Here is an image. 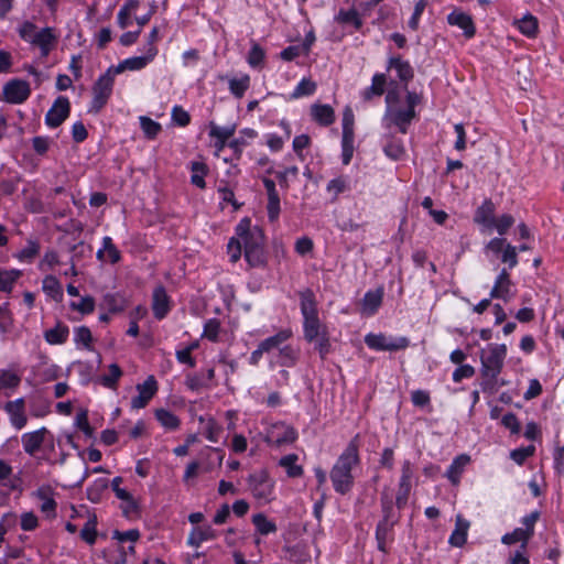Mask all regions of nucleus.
Returning a JSON list of instances; mask_svg holds the SVG:
<instances>
[{
    "label": "nucleus",
    "mask_w": 564,
    "mask_h": 564,
    "mask_svg": "<svg viewBox=\"0 0 564 564\" xmlns=\"http://www.w3.org/2000/svg\"><path fill=\"white\" fill-rule=\"evenodd\" d=\"M102 245L107 256V261H109L110 263L119 262V260L121 259V254L118 248L113 245L112 239L108 236L104 237Z\"/></svg>",
    "instance_id": "6e6d98bb"
},
{
    "label": "nucleus",
    "mask_w": 564,
    "mask_h": 564,
    "mask_svg": "<svg viewBox=\"0 0 564 564\" xmlns=\"http://www.w3.org/2000/svg\"><path fill=\"white\" fill-rule=\"evenodd\" d=\"M335 20L341 24H351L356 30H360L362 26V20L355 9L344 10L340 9Z\"/></svg>",
    "instance_id": "4c0bfd02"
},
{
    "label": "nucleus",
    "mask_w": 564,
    "mask_h": 564,
    "mask_svg": "<svg viewBox=\"0 0 564 564\" xmlns=\"http://www.w3.org/2000/svg\"><path fill=\"white\" fill-rule=\"evenodd\" d=\"M156 420L167 430H176L180 425L178 417L171 411L159 409L155 412Z\"/></svg>",
    "instance_id": "79ce46f5"
},
{
    "label": "nucleus",
    "mask_w": 564,
    "mask_h": 564,
    "mask_svg": "<svg viewBox=\"0 0 564 564\" xmlns=\"http://www.w3.org/2000/svg\"><path fill=\"white\" fill-rule=\"evenodd\" d=\"M36 33V25L29 21L23 22L19 28L20 37L30 43L33 42Z\"/></svg>",
    "instance_id": "774afa93"
},
{
    "label": "nucleus",
    "mask_w": 564,
    "mask_h": 564,
    "mask_svg": "<svg viewBox=\"0 0 564 564\" xmlns=\"http://www.w3.org/2000/svg\"><path fill=\"white\" fill-rule=\"evenodd\" d=\"M263 48L254 41L251 42V48L248 54V63L251 67H257L263 63L264 59Z\"/></svg>",
    "instance_id": "864d4df0"
},
{
    "label": "nucleus",
    "mask_w": 564,
    "mask_h": 564,
    "mask_svg": "<svg viewBox=\"0 0 564 564\" xmlns=\"http://www.w3.org/2000/svg\"><path fill=\"white\" fill-rule=\"evenodd\" d=\"M296 437L297 433L292 426L283 422H278L272 424L268 430L265 442L268 444L280 447L282 445L293 443Z\"/></svg>",
    "instance_id": "1a4fd4ad"
},
{
    "label": "nucleus",
    "mask_w": 564,
    "mask_h": 564,
    "mask_svg": "<svg viewBox=\"0 0 564 564\" xmlns=\"http://www.w3.org/2000/svg\"><path fill=\"white\" fill-rule=\"evenodd\" d=\"M80 536L88 544H94L96 541V519H89L80 531Z\"/></svg>",
    "instance_id": "e2e57ef3"
},
{
    "label": "nucleus",
    "mask_w": 564,
    "mask_h": 564,
    "mask_svg": "<svg viewBox=\"0 0 564 564\" xmlns=\"http://www.w3.org/2000/svg\"><path fill=\"white\" fill-rule=\"evenodd\" d=\"M138 395L132 398V409H143L158 391V382L153 376H149L147 380L137 386Z\"/></svg>",
    "instance_id": "ddd939ff"
},
{
    "label": "nucleus",
    "mask_w": 564,
    "mask_h": 564,
    "mask_svg": "<svg viewBox=\"0 0 564 564\" xmlns=\"http://www.w3.org/2000/svg\"><path fill=\"white\" fill-rule=\"evenodd\" d=\"M42 289H43V292L47 296L53 299L54 301H62L63 289H62L59 281L55 276H53V275L45 276L43 279Z\"/></svg>",
    "instance_id": "72a5a7b5"
},
{
    "label": "nucleus",
    "mask_w": 564,
    "mask_h": 564,
    "mask_svg": "<svg viewBox=\"0 0 564 564\" xmlns=\"http://www.w3.org/2000/svg\"><path fill=\"white\" fill-rule=\"evenodd\" d=\"M91 341L93 335L87 326H78L74 329V343L77 347L93 350Z\"/></svg>",
    "instance_id": "58836bf2"
},
{
    "label": "nucleus",
    "mask_w": 564,
    "mask_h": 564,
    "mask_svg": "<svg viewBox=\"0 0 564 564\" xmlns=\"http://www.w3.org/2000/svg\"><path fill=\"white\" fill-rule=\"evenodd\" d=\"M215 536V531L212 527H196L189 532L187 543L191 546L198 547L204 541L213 540Z\"/></svg>",
    "instance_id": "c756f323"
},
{
    "label": "nucleus",
    "mask_w": 564,
    "mask_h": 564,
    "mask_svg": "<svg viewBox=\"0 0 564 564\" xmlns=\"http://www.w3.org/2000/svg\"><path fill=\"white\" fill-rule=\"evenodd\" d=\"M191 169L193 172L192 177H191L192 184L199 188H205L206 183H205L204 177L207 172L206 165L200 162H193Z\"/></svg>",
    "instance_id": "de8ad7c7"
},
{
    "label": "nucleus",
    "mask_w": 564,
    "mask_h": 564,
    "mask_svg": "<svg viewBox=\"0 0 564 564\" xmlns=\"http://www.w3.org/2000/svg\"><path fill=\"white\" fill-rule=\"evenodd\" d=\"M170 297L163 285H158L153 290L152 294V311L153 315L158 319L164 318L170 312Z\"/></svg>",
    "instance_id": "aec40b11"
},
{
    "label": "nucleus",
    "mask_w": 564,
    "mask_h": 564,
    "mask_svg": "<svg viewBox=\"0 0 564 564\" xmlns=\"http://www.w3.org/2000/svg\"><path fill=\"white\" fill-rule=\"evenodd\" d=\"M531 538L522 530V528L514 529L511 533H507L502 536L501 542L507 545H511L521 542L522 550H525L527 544Z\"/></svg>",
    "instance_id": "c03bdc74"
},
{
    "label": "nucleus",
    "mask_w": 564,
    "mask_h": 564,
    "mask_svg": "<svg viewBox=\"0 0 564 564\" xmlns=\"http://www.w3.org/2000/svg\"><path fill=\"white\" fill-rule=\"evenodd\" d=\"M229 90L236 98H242L245 93L249 89L250 86V76L243 74L239 78H230L228 80Z\"/></svg>",
    "instance_id": "e433bc0d"
},
{
    "label": "nucleus",
    "mask_w": 564,
    "mask_h": 564,
    "mask_svg": "<svg viewBox=\"0 0 564 564\" xmlns=\"http://www.w3.org/2000/svg\"><path fill=\"white\" fill-rule=\"evenodd\" d=\"M359 462V435H356L330 470V480L336 492L345 495L351 490L354 485L352 468Z\"/></svg>",
    "instance_id": "f03ea898"
},
{
    "label": "nucleus",
    "mask_w": 564,
    "mask_h": 564,
    "mask_svg": "<svg viewBox=\"0 0 564 564\" xmlns=\"http://www.w3.org/2000/svg\"><path fill=\"white\" fill-rule=\"evenodd\" d=\"M315 345L316 350L318 351L322 359H325L329 354L332 345L329 338V332L319 335L316 340L312 341Z\"/></svg>",
    "instance_id": "5fc2aeb1"
},
{
    "label": "nucleus",
    "mask_w": 564,
    "mask_h": 564,
    "mask_svg": "<svg viewBox=\"0 0 564 564\" xmlns=\"http://www.w3.org/2000/svg\"><path fill=\"white\" fill-rule=\"evenodd\" d=\"M185 386L195 392H198L203 389H209L203 372L187 375L185 378Z\"/></svg>",
    "instance_id": "8fccbe9b"
},
{
    "label": "nucleus",
    "mask_w": 564,
    "mask_h": 564,
    "mask_svg": "<svg viewBox=\"0 0 564 564\" xmlns=\"http://www.w3.org/2000/svg\"><path fill=\"white\" fill-rule=\"evenodd\" d=\"M469 527V521L464 519L460 514H457L455 521V529L453 530L448 539V543L452 546L462 547L466 543Z\"/></svg>",
    "instance_id": "393cba45"
},
{
    "label": "nucleus",
    "mask_w": 564,
    "mask_h": 564,
    "mask_svg": "<svg viewBox=\"0 0 564 564\" xmlns=\"http://www.w3.org/2000/svg\"><path fill=\"white\" fill-rule=\"evenodd\" d=\"M519 31L528 36L534 37L538 33V20L532 14H527L518 21Z\"/></svg>",
    "instance_id": "ea45409f"
},
{
    "label": "nucleus",
    "mask_w": 564,
    "mask_h": 564,
    "mask_svg": "<svg viewBox=\"0 0 564 564\" xmlns=\"http://www.w3.org/2000/svg\"><path fill=\"white\" fill-rule=\"evenodd\" d=\"M300 307L303 316V334L307 341L316 340L319 335L328 332V328L318 317L317 302L312 290L300 293Z\"/></svg>",
    "instance_id": "7ed1b4c3"
},
{
    "label": "nucleus",
    "mask_w": 564,
    "mask_h": 564,
    "mask_svg": "<svg viewBox=\"0 0 564 564\" xmlns=\"http://www.w3.org/2000/svg\"><path fill=\"white\" fill-rule=\"evenodd\" d=\"M382 299L383 290L381 288L366 292L361 301L362 314L368 316L376 314L382 304Z\"/></svg>",
    "instance_id": "b1692460"
},
{
    "label": "nucleus",
    "mask_w": 564,
    "mask_h": 564,
    "mask_svg": "<svg viewBox=\"0 0 564 564\" xmlns=\"http://www.w3.org/2000/svg\"><path fill=\"white\" fill-rule=\"evenodd\" d=\"M387 77L382 73L375 74L372 77L371 86L362 91L364 100L368 101L373 96H381L384 93Z\"/></svg>",
    "instance_id": "2f4dec72"
},
{
    "label": "nucleus",
    "mask_w": 564,
    "mask_h": 564,
    "mask_svg": "<svg viewBox=\"0 0 564 564\" xmlns=\"http://www.w3.org/2000/svg\"><path fill=\"white\" fill-rule=\"evenodd\" d=\"M393 96L389 93L386 97V101L388 105L391 104ZM416 112L412 109H393L391 106H388L382 122L387 129H390L392 126H395L402 134L408 133L409 127L412 120L415 118Z\"/></svg>",
    "instance_id": "39448f33"
},
{
    "label": "nucleus",
    "mask_w": 564,
    "mask_h": 564,
    "mask_svg": "<svg viewBox=\"0 0 564 564\" xmlns=\"http://www.w3.org/2000/svg\"><path fill=\"white\" fill-rule=\"evenodd\" d=\"M20 275V270H0V292H11L14 282Z\"/></svg>",
    "instance_id": "a19ab883"
},
{
    "label": "nucleus",
    "mask_w": 564,
    "mask_h": 564,
    "mask_svg": "<svg viewBox=\"0 0 564 564\" xmlns=\"http://www.w3.org/2000/svg\"><path fill=\"white\" fill-rule=\"evenodd\" d=\"M235 130V126L219 127L216 124H212L209 135L212 138H215L220 143L226 144V142L234 135Z\"/></svg>",
    "instance_id": "3c124183"
},
{
    "label": "nucleus",
    "mask_w": 564,
    "mask_h": 564,
    "mask_svg": "<svg viewBox=\"0 0 564 564\" xmlns=\"http://www.w3.org/2000/svg\"><path fill=\"white\" fill-rule=\"evenodd\" d=\"M393 522L387 519H382L376 528V540L378 543V549L386 553L387 552V541L389 540L390 532L392 529Z\"/></svg>",
    "instance_id": "f704fd0d"
},
{
    "label": "nucleus",
    "mask_w": 564,
    "mask_h": 564,
    "mask_svg": "<svg viewBox=\"0 0 564 564\" xmlns=\"http://www.w3.org/2000/svg\"><path fill=\"white\" fill-rule=\"evenodd\" d=\"M316 90V84L311 79L303 78L291 94L292 99H297L304 96H311Z\"/></svg>",
    "instance_id": "49530a36"
},
{
    "label": "nucleus",
    "mask_w": 564,
    "mask_h": 564,
    "mask_svg": "<svg viewBox=\"0 0 564 564\" xmlns=\"http://www.w3.org/2000/svg\"><path fill=\"white\" fill-rule=\"evenodd\" d=\"M139 120L144 135L150 140L155 139L162 130L161 124L149 117L141 116Z\"/></svg>",
    "instance_id": "a18cd8bd"
},
{
    "label": "nucleus",
    "mask_w": 564,
    "mask_h": 564,
    "mask_svg": "<svg viewBox=\"0 0 564 564\" xmlns=\"http://www.w3.org/2000/svg\"><path fill=\"white\" fill-rule=\"evenodd\" d=\"M447 23L462 29L467 39L473 37L476 33V28L471 17L463 11L454 10L451 12L447 15Z\"/></svg>",
    "instance_id": "412c9836"
},
{
    "label": "nucleus",
    "mask_w": 564,
    "mask_h": 564,
    "mask_svg": "<svg viewBox=\"0 0 564 564\" xmlns=\"http://www.w3.org/2000/svg\"><path fill=\"white\" fill-rule=\"evenodd\" d=\"M122 376V371L117 364H111L109 366V372L104 375L100 379L104 387L109 389H115L118 380Z\"/></svg>",
    "instance_id": "09e8293b"
},
{
    "label": "nucleus",
    "mask_w": 564,
    "mask_h": 564,
    "mask_svg": "<svg viewBox=\"0 0 564 564\" xmlns=\"http://www.w3.org/2000/svg\"><path fill=\"white\" fill-rule=\"evenodd\" d=\"M540 519L539 511H532L531 513L524 516L521 519L522 530L528 534V536L532 538L534 534V527L538 520Z\"/></svg>",
    "instance_id": "13d9d810"
},
{
    "label": "nucleus",
    "mask_w": 564,
    "mask_h": 564,
    "mask_svg": "<svg viewBox=\"0 0 564 564\" xmlns=\"http://www.w3.org/2000/svg\"><path fill=\"white\" fill-rule=\"evenodd\" d=\"M311 115L314 121L321 126H329L335 121L334 109L329 105L314 104L311 106Z\"/></svg>",
    "instance_id": "a878e982"
},
{
    "label": "nucleus",
    "mask_w": 564,
    "mask_h": 564,
    "mask_svg": "<svg viewBox=\"0 0 564 564\" xmlns=\"http://www.w3.org/2000/svg\"><path fill=\"white\" fill-rule=\"evenodd\" d=\"M47 434H50V432L46 427H41L36 431L24 433L21 437L24 452L33 456L42 447Z\"/></svg>",
    "instance_id": "a211bd4d"
},
{
    "label": "nucleus",
    "mask_w": 564,
    "mask_h": 564,
    "mask_svg": "<svg viewBox=\"0 0 564 564\" xmlns=\"http://www.w3.org/2000/svg\"><path fill=\"white\" fill-rule=\"evenodd\" d=\"M297 460L296 454H289L280 459L279 465L285 469L289 477L295 478L303 475V468L297 465Z\"/></svg>",
    "instance_id": "c9c22d12"
},
{
    "label": "nucleus",
    "mask_w": 564,
    "mask_h": 564,
    "mask_svg": "<svg viewBox=\"0 0 564 564\" xmlns=\"http://www.w3.org/2000/svg\"><path fill=\"white\" fill-rule=\"evenodd\" d=\"M70 110L69 100L66 97H58L45 116V123L50 128L59 127L68 117Z\"/></svg>",
    "instance_id": "f8f14e48"
},
{
    "label": "nucleus",
    "mask_w": 564,
    "mask_h": 564,
    "mask_svg": "<svg viewBox=\"0 0 564 564\" xmlns=\"http://www.w3.org/2000/svg\"><path fill=\"white\" fill-rule=\"evenodd\" d=\"M252 523L256 528V531L261 535H268L271 533H275L278 527L275 522L269 520L264 513H256L252 516Z\"/></svg>",
    "instance_id": "473e14b6"
},
{
    "label": "nucleus",
    "mask_w": 564,
    "mask_h": 564,
    "mask_svg": "<svg viewBox=\"0 0 564 564\" xmlns=\"http://www.w3.org/2000/svg\"><path fill=\"white\" fill-rule=\"evenodd\" d=\"M69 328L67 325L58 322L53 328L44 332V339L50 345H63L67 341Z\"/></svg>",
    "instance_id": "cd10ccee"
},
{
    "label": "nucleus",
    "mask_w": 564,
    "mask_h": 564,
    "mask_svg": "<svg viewBox=\"0 0 564 564\" xmlns=\"http://www.w3.org/2000/svg\"><path fill=\"white\" fill-rule=\"evenodd\" d=\"M56 42V35L52 28H44L37 31L32 44L41 48L42 55L46 56Z\"/></svg>",
    "instance_id": "bb28decb"
},
{
    "label": "nucleus",
    "mask_w": 564,
    "mask_h": 564,
    "mask_svg": "<svg viewBox=\"0 0 564 564\" xmlns=\"http://www.w3.org/2000/svg\"><path fill=\"white\" fill-rule=\"evenodd\" d=\"M158 52V48H147L144 55L126 58L117 66H110V68L116 75L124 70H141L155 58Z\"/></svg>",
    "instance_id": "9d476101"
},
{
    "label": "nucleus",
    "mask_w": 564,
    "mask_h": 564,
    "mask_svg": "<svg viewBox=\"0 0 564 564\" xmlns=\"http://www.w3.org/2000/svg\"><path fill=\"white\" fill-rule=\"evenodd\" d=\"M32 496L42 501L40 510L46 518L53 519L56 517L57 503L54 499V490L51 486L43 485L39 487Z\"/></svg>",
    "instance_id": "dca6fc26"
},
{
    "label": "nucleus",
    "mask_w": 564,
    "mask_h": 564,
    "mask_svg": "<svg viewBox=\"0 0 564 564\" xmlns=\"http://www.w3.org/2000/svg\"><path fill=\"white\" fill-rule=\"evenodd\" d=\"M535 452V447L533 445H529L527 447L516 448L510 453L511 459L518 465H522L525 459L532 456Z\"/></svg>",
    "instance_id": "052dcab7"
},
{
    "label": "nucleus",
    "mask_w": 564,
    "mask_h": 564,
    "mask_svg": "<svg viewBox=\"0 0 564 564\" xmlns=\"http://www.w3.org/2000/svg\"><path fill=\"white\" fill-rule=\"evenodd\" d=\"M513 296L514 292L512 291L510 274L508 270L503 268L498 274L490 291V299H500L505 302H509Z\"/></svg>",
    "instance_id": "4468645a"
},
{
    "label": "nucleus",
    "mask_w": 564,
    "mask_h": 564,
    "mask_svg": "<svg viewBox=\"0 0 564 564\" xmlns=\"http://www.w3.org/2000/svg\"><path fill=\"white\" fill-rule=\"evenodd\" d=\"M268 217L271 221L278 219L280 215V197L279 194L268 196Z\"/></svg>",
    "instance_id": "338daca9"
},
{
    "label": "nucleus",
    "mask_w": 564,
    "mask_h": 564,
    "mask_svg": "<svg viewBox=\"0 0 564 564\" xmlns=\"http://www.w3.org/2000/svg\"><path fill=\"white\" fill-rule=\"evenodd\" d=\"M293 336V332L291 328H283L280 329L276 334L273 336H270L259 343V345L262 347V349L267 354H271L274 350H280L285 343Z\"/></svg>",
    "instance_id": "5701e85b"
},
{
    "label": "nucleus",
    "mask_w": 564,
    "mask_h": 564,
    "mask_svg": "<svg viewBox=\"0 0 564 564\" xmlns=\"http://www.w3.org/2000/svg\"><path fill=\"white\" fill-rule=\"evenodd\" d=\"M220 330V322L217 318L208 319L204 325L203 336L212 341H217Z\"/></svg>",
    "instance_id": "4d7b16f0"
},
{
    "label": "nucleus",
    "mask_w": 564,
    "mask_h": 564,
    "mask_svg": "<svg viewBox=\"0 0 564 564\" xmlns=\"http://www.w3.org/2000/svg\"><path fill=\"white\" fill-rule=\"evenodd\" d=\"M468 463L469 456L467 455H459L452 462L446 471V477L453 485H457L459 482L464 468Z\"/></svg>",
    "instance_id": "7c9ffc66"
},
{
    "label": "nucleus",
    "mask_w": 564,
    "mask_h": 564,
    "mask_svg": "<svg viewBox=\"0 0 564 564\" xmlns=\"http://www.w3.org/2000/svg\"><path fill=\"white\" fill-rule=\"evenodd\" d=\"M31 94L30 84L22 79H11L3 87L4 99L10 104H22Z\"/></svg>",
    "instance_id": "9b49d317"
},
{
    "label": "nucleus",
    "mask_w": 564,
    "mask_h": 564,
    "mask_svg": "<svg viewBox=\"0 0 564 564\" xmlns=\"http://www.w3.org/2000/svg\"><path fill=\"white\" fill-rule=\"evenodd\" d=\"M507 356V346L505 344H490L487 349L480 352V388L482 392L490 395L498 392L499 388L505 386L503 380L498 377L502 371Z\"/></svg>",
    "instance_id": "f257e3e1"
},
{
    "label": "nucleus",
    "mask_w": 564,
    "mask_h": 564,
    "mask_svg": "<svg viewBox=\"0 0 564 564\" xmlns=\"http://www.w3.org/2000/svg\"><path fill=\"white\" fill-rule=\"evenodd\" d=\"M326 189L336 198L339 194L349 189V183L347 177L338 176L336 178L330 180L326 186Z\"/></svg>",
    "instance_id": "603ef678"
},
{
    "label": "nucleus",
    "mask_w": 564,
    "mask_h": 564,
    "mask_svg": "<svg viewBox=\"0 0 564 564\" xmlns=\"http://www.w3.org/2000/svg\"><path fill=\"white\" fill-rule=\"evenodd\" d=\"M115 76V72L109 67L94 84L93 99L88 110L90 113H98L108 102L112 94Z\"/></svg>",
    "instance_id": "20e7f679"
},
{
    "label": "nucleus",
    "mask_w": 564,
    "mask_h": 564,
    "mask_svg": "<svg viewBox=\"0 0 564 564\" xmlns=\"http://www.w3.org/2000/svg\"><path fill=\"white\" fill-rule=\"evenodd\" d=\"M366 345L377 351H398L409 347L410 340L405 336H388L386 334H367L365 336Z\"/></svg>",
    "instance_id": "423d86ee"
},
{
    "label": "nucleus",
    "mask_w": 564,
    "mask_h": 564,
    "mask_svg": "<svg viewBox=\"0 0 564 564\" xmlns=\"http://www.w3.org/2000/svg\"><path fill=\"white\" fill-rule=\"evenodd\" d=\"M382 150L386 156L393 161L402 160L405 155L404 142L392 132L382 135Z\"/></svg>",
    "instance_id": "f3484780"
},
{
    "label": "nucleus",
    "mask_w": 564,
    "mask_h": 564,
    "mask_svg": "<svg viewBox=\"0 0 564 564\" xmlns=\"http://www.w3.org/2000/svg\"><path fill=\"white\" fill-rule=\"evenodd\" d=\"M4 411L9 415L10 423L17 430H22L26 423L25 401L23 398L9 401L4 404Z\"/></svg>",
    "instance_id": "2eb2a0df"
},
{
    "label": "nucleus",
    "mask_w": 564,
    "mask_h": 564,
    "mask_svg": "<svg viewBox=\"0 0 564 564\" xmlns=\"http://www.w3.org/2000/svg\"><path fill=\"white\" fill-rule=\"evenodd\" d=\"M388 68H394L399 79L408 84L413 78V68L408 61L401 57H390L388 62Z\"/></svg>",
    "instance_id": "c85d7f7f"
},
{
    "label": "nucleus",
    "mask_w": 564,
    "mask_h": 564,
    "mask_svg": "<svg viewBox=\"0 0 564 564\" xmlns=\"http://www.w3.org/2000/svg\"><path fill=\"white\" fill-rule=\"evenodd\" d=\"M236 234L241 242L243 251L264 247V235L259 227H252L248 218H243L237 225Z\"/></svg>",
    "instance_id": "6e6552de"
},
{
    "label": "nucleus",
    "mask_w": 564,
    "mask_h": 564,
    "mask_svg": "<svg viewBox=\"0 0 564 564\" xmlns=\"http://www.w3.org/2000/svg\"><path fill=\"white\" fill-rule=\"evenodd\" d=\"M495 204L491 199H485L476 209L474 221L481 225L485 229H492L495 224Z\"/></svg>",
    "instance_id": "4be33fe9"
},
{
    "label": "nucleus",
    "mask_w": 564,
    "mask_h": 564,
    "mask_svg": "<svg viewBox=\"0 0 564 564\" xmlns=\"http://www.w3.org/2000/svg\"><path fill=\"white\" fill-rule=\"evenodd\" d=\"M427 6V0H419L416 3H415V7H414V11L412 13V17L410 18L409 20V26L412 29V30H417L419 28V22H420V19H421V15L423 14L425 8Z\"/></svg>",
    "instance_id": "69168bd1"
},
{
    "label": "nucleus",
    "mask_w": 564,
    "mask_h": 564,
    "mask_svg": "<svg viewBox=\"0 0 564 564\" xmlns=\"http://www.w3.org/2000/svg\"><path fill=\"white\" fill-rule=\"evenodd\" d=\"M171 116L173 122L180 127H186L191 122L189 113L181 106H174Z\"/></svg>",
    "instance_id": "bf43d9fd"
},
{
    "label": "nucleus",
    "mask_w": 564,
    "mask_h": 564,
    "mask_svg": "<svg viewBox=\"0 0 564 564\" xmlns=\"http://www.w3.org/2000/svg\"><path fill=\"white\" fill-rule=\"evenodd\" d=\"M21 379L20 377L11 371H3L0 375V390L7 389V388H17L20 383Z\"/></svg>",
    "instance_id": "0e129e2a"
},
{
    "label": "nucleus",
    "mask_w": 564,
    "mask_h": 564,
    "mask_svg": "<svg viewBox=\"0 0 564 564\" xmlns=\"http://www.w3.org/2000/svg\"><path fill=\"white\" fill-rule=\"evenodd\" d=\"M300 358V349L292 345H284L273 359L270 360V367L274 368L275 366L292 368L296 365Z\"/></svg>",
    "instance_id": "6ab92c4d"
},
{
    "label": "nucleus",
    "mask_w": 564,
    "mask_h": 564,
    "mask_svg": "<svg viewBox=\"0 0 564 564\" xmlns=\"http://www.w3.org/2000/svg\"><path fill=\"white\" fill-rule=\"evenodd\" d=\"M354 140L355 135H343L341 148H343V163L349 164L354 154Z\"/></svg>",
    "instance_id": "680f3d73"
},
{
    "label": "nucleus",
    "mask_w": 564,
    "mask_h": 564,
    "mask_svg": "<svg viewBox=\"0 0 564 564\" xmlns=\"http://www.w3.org/2000/svg\"><path fill=\"white\" fill-rule=\"evenodd\" d=\"M248 484L252 496L257 500L268 502L272 499L274 481L267 470L262 469L251 474Z\"/></svg>",
    "instance_id": "0eeeda50"
},
{
    "label": "nucleus",
    "mask_w": 564,
    "mask_h": 564,
    "mask_svg": "<svg viewBox=\"0 0 564 564\" xmlns=\"http://www.w3.org/2000/svg\"><path fill=\"white\" fill-rule=\"evenodd\" d=\"M245 259L249 263V265L253 267V268H260V267L265 265L267 256H265L264 247L246 250Z\"/></svg>",
    "instance_id": "37998d69"
}]
</instances>
